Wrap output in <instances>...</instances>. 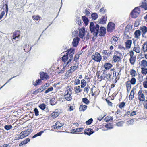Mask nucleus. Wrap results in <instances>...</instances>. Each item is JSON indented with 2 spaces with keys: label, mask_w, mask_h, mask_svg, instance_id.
Segmentation results:
<instances>
[{
  "label": "nucleus",
  "mask_w": 147,
  "mask_h": 147,
  "mask_svg": "<svg viewBox=\"0 0 147 147\" xmlns=\"http://www.w3.org/2000/svg\"><path fill=\"white\" fill-rule=\"evenodd\" d=\"M72 90L73 88L71 86H69L66 88L64 94V98L66 100L70 101L72 99Z\"/></svg>",
  "instance_id": "obj_1"
},
{
  "label": "nucleus",
  "mask_w": 147,
  "mask_h": 147,
  "mask_svg": "<svg viewBox=\"0 0 147 147\" xmlns=\"http://www.w3.org/2000/svg\"><path fill=\"white\" fill-rule=\"evenodd\" d=\"M99 25L98 24L96 25L95 26L94 23L92 22H91L90 23V31L95 36H96L99 33Z\"/></svg>",
  "instance_id": "obj_2"
},
{
  "label": "nucleus",
  "mask_w": 147,
  "mask_h": 147,
  "mask_svg": "<svg viewBox=\"0 0 147 147\" xmlns=\"http://www.w3.org/2000/svg\"><path fill=\"white\" fill-rule=\"evenodd\" d=\"M30 129H28L26 130L22 131L19 134V139H22L27 136L30 134Z\"/></svg>",
  "instance_id": "obj_3"
},
{
  "label": "nucleus",
  "mask_w": 147,
  "mask_h": 147,
  "mask_svg": "<svg viewBox=\"0 0 147 147\" xmlns=\"http://www.w3.org/2000/svg\"><path fill=\"white\" fill-rule=\"evenodd\" d=\"M92 60L97 62H100L102 59L100 55L98 52H96L91 56Z\"/></svg>",
  "instance_id": "obj_4"
},
{
  "label": "nucleus",
  "mask_w": 147,
  "mask_h": 147,
  "mask_svg": "<svg viewBox=\"0 0 147 147\" xmlns=\"http://www.w3.org/2000/svg\"><path fill=\"white\" fill-rule=\"evenodd\" d=\"M129 55L130 57L129 59L131 65H133L135 62L136 57L134 55V53L133 51H131L129 53Z\"/></svg>",
  "instance_id": "obj_5"
},
{
  "label": "nucleus",
  "mask_w": 147,
  "mask_h": 147,
  "mask_svg": "<svg viewBox=\"0 0 147 147\" xmlns=\"http://www.w3.org/2000/svg\"><path fill=\"white\" fill-rule=\"evenodd\" d=\"M115 25L112 22H110L109 23L107 27V31L109 32L113 31L115 29Z\"/></svg>",
  "instance_id": "obj_6"
},
{
  "label": "nucleus",
  "mask_w": 147,
  "mask_h": 147,
  "mask_svg": "<svg viewBox=\"0 0 147 147\" xmlns=\"http://www.w3.org/2000/svg\"><path fill=\"white\" fill-rule=\"evenodd\" d=\"M140 11L138 7L135 8L131 12V16L133 18H136L139 15Z\"/></svg>",
  "instance_id": "obj_7"
},
{
  "label": "nucleus",
  "mask_w": 147,
  "mask_h": 147,
  "mask_svg": "<svg viewBox=\"0 0 147 147\" xmlns=\"http://www.w3.org/2000/svg\"><path fill=\"white\" fill-rule=\"evenodd\" d=\"M138 98L140 101H144L145 100V96L144 94V92L140 90L138 92Z\"/></svg>",
  "instance_id": "obj_8"
},
{
  "label": "nucleus",
  "mask_w": 147,
  "mask_h": 147,
  "mask_svg": "<svg viewBox=\"0 0 147 147\" xmlns=\"http://www.w3.org/2000/svg\"><path fill=\"white\" fill-rule=\"evenodd\" d=\"M78 67V63H76L75 64L74 66L71 67V69L67 71V73L68 74L72 73Z\"/></svg>",
  "instance_id": "obj_9"
},
{
  "label": "nucleus",
  "mask_w": 147,
  "mask_h": 147,
  "mask_svg": "<svg viewBox=\"0 0 147 147\" xmlns=\"http://www.w3.org/2000/svg\"><path fill=\"white\" fill-rule=\"evenodd\" d=\"M40 78L42 80H46L49 79V76L46 73L44 72H40Z\"/></svg>",
  "instance_id": "obj_10"
},
{
  "label": "nucleus",
  "mask_w": 147,
  "mask_h": 147,
  "mask_svg": "<svg viewBox=\"0 0 147 147\" xmlns=\"http://www.w3.org/2000/svg\"><path fill=\"white\" fill-rule=\"evenodd\" d=\"M20 32L19 31H17L14 32L12 36V40L13 41V40L16 39V38H18L20 36Z\"/></svg>",
  "instance_id": "obj_11"
},
{
  "label": "nucleus",
  "mask_w": 147,
  "mask_h": 147,
  "mask_svg": "<svg viewBox=\"0 0 147 147\" xmlns=\"http://www.w3.org/2000/svg\"><path fill=\"white\" fill-rule=\"evenodd\" d=\"M60 110L59 109H57L51 114L52 117L53 118H55L59 115Z\"/></svg>",
  "instance_id": "obj_12"
},
{
  "label": "nucleus",
  "mask_w": 147,
  "mask_h": 147,
  "mask_svg": "<svg viewBox=\"0 0 147 147\" xmlns=\"http://www.w3.org/2000/svg\"><path fill=\"white\" fill-rule=\"evenodd\" d=\"M99 35L101 36H104L106 34V29L104 27H101L99 31Z\"/></svg>",
  "instance_id": "obj_13"
},
{
  "label": "nucleus",
  "mask_w": 147,
  "mask_h": 147,
  "mask_svg": "<svg viewBox=\"0 0 147 147\" xmlns=\"http://www.w3.org/2000/svg\"><path fill=\"white\" fill-rule=\"evenodd\" d=\"M85 33V29L84 28H81L79 29V36L81 38H83Z\"/></svg>",
  "instance_id": "obj_14"
},
{
  "label": "nucleus",
  "mask_w": 147,
  "mask_h": 147,
  "mask_svg": "<svg viewBox=\"0 0 147 147\" xmlns=\"http://www.w3.org/2000/svg\"><path fill=\"white\" fill-rule=\"evenodd\" d=\"M140 30L142 32V36L144 37L145 34L147 33V27L144 26H142L140 28Z\"/></svg>",
  "instance_id": "obj_15"
},
{
  "label": "nucleus",
  "mask_w": 147,
  "mask_h": 147,
  "mask_svg": "<svg viewBox=\"0 0 147 147\" xmlns=\"http://www.w3.org/2000/svg\"><path fill=\"white\" fill-rule=\"evenodd\" d=\"M63 125V123H61L57 121L55 124L53 126V127L54 129H59Z\"/></svg>",
  "instance_id": "obj_16"
},
{
  "label": "nucleus",
  "mask_w": 147,
  "mask_h": 147,
  "mask_svg": "<svg viewBox=\"0 0 147 147\" xmlns=\"http://www.w3.org/2000/svg\"><path fill=\"white\" fill-rule=\"evenodd\" d=\"M107 17L106 15L102 17L100 19L99 22L100 24H105L106 23Z\"/></svg>",
  "instance_id": "obj_17"
},
{
  "label": "nucleus",
  "mask_w": 147,
  "mask_h": 147,
  "mask_svg": "<svg viewBox=\"0 0 147 147\" xmlns=\"http://www.w3.org/2000/svg\"><path fill=\"white\" fill-rule=\"evenodd\" d=\"M79 41L80 38H79L77 37L74 38L72 42L73 46L76 47L78 45Z\"/></svg>",
  "instance_id": "obj_18"
},
{
  "label": "nucleus",
  "mask_w": 147,
  "mask_h": 147,
  "mask_svg": "<svg viewBox=\"0 0 147 147\" xmlns=\"http://www.w3.org/2000/svg\"><path fill=\"white\" fill-rule=\"evenodd\" d=\"M103 76L104 78H106L107 80H110L112 78V75L110 74H105L104 73L102 75V77Z\"/></svg>",
  "instance_id": "obj_19"
},
{
  "label": "nucleus",
  "mask_w": 147,
  "mask_h": 147,
  "mask_svg": "<svg viewBox=\"0 0 147 147\" xmlns=\"http://www.w3.org/2000/svg\"><path fill=\"white\" fill-rule=\"evenodd\" d=\"M140 6L145 10H147V0H144L140 3Z\"/></svg>",
  "instance_id": "obj_20"
},
{
  "label": "nucleus",
  "mask_w": 147,
  "mask_h": 147,
  "mask_svg": "<svg viewBox=\"0 0 147 147\" xmlns=\"http://www.w3.org/2000/svg\"><path fill=\"white\" fill-rule=\"evenodd\" d=\"M141 51L142 53L147 52V42H145L142 45Z\"/></svg>",
  "instance_id": "obj_21"
},
{
  "label": "nucleus",
  "mask_w": 147,
  "mask_h": 147,
  "mask_svg": "<svg viewBox=\"0 0 147 147\" xmlns=\"http://www.w3.org/2000/svg\"><path fill=\"white\" fill-rule=\"evenodd\" d=\"M112 65L109 63H106L104 64V67L106 70H109L112 67Z\"/></svg>",
  "instance_id": "obj_22"
},
{
  "label": "nucleus",
  "mask_w": 147,
  "mask_h": 147,
  "mask_svg": "<svg viewBox=\"0 0 147 147\" xmlns=\"http://www.w3.org/2000/svg\"><path fill=\"white\" fill-rule=\"evenodd\" d=\"M136 90V89L135 88H133L131 90L130 95L129 96V99L131 100L134 98V92Z\"/></svg>",
  "instance_id": "obj_23"
},
{
  "label": "nucleus",
  "mask_w": 147,
  "mask_h": 147,
  "mask_svg": "<svg viewBox=\"0 0 147 147\" xmlns=\"http://www.w3.org/2000/svg\"><path fill=\"white\" fill-rule=\"evenodd\" d=\"M92 130L90 128H88L86 129L84 131V134L88 135H90L93 133Z\"/></svg>",
  "instance_id": "obj_24"
},
{
  "label": "nucleus",
  "mask_w": 147,
  "mask_h": 147,
  "mask_svg": "<svg viewBox=\"0 0 147 147\" xmlns=\"http://www.w3.org/2000/svg\"><path fill=\"white\" fill-rule=\"evenodd\" d=\"M112 39L113 40V41H112V43H113V45L114 46H116L117 45V41L118 40V37L113 36L112 37Z\"/></svg>",
  "instance_id": "obj_25"
},
{
  "label": "nucleus",
  "mask_w": 147,
  "mask_h": 147,
  "mask_svg": "<svg viewBox=\"0 0 147 147\" xmlns=\"http://www.w3.org/2000/svg\"><path fill=\"white\" fill-rule=\"evenodd\" d=\"M87 106L83 105H81L79 107V110L80 111H84L87 108Z\"/></svg>",
  "instance_id": "obj_26"
},
{
  "label": "nucleus",
  "mask_w": 147,
  "mask_h": 147,
  "mask_svg": "<svg viewBox=\"0 0 147 147\" xmlns=\"http://www.w3.org/2000/svg\"><path fill=\"white\" fill-rule=\"evenodd\" d=\"M121 59V57L117 55H114L113 57V60L114 62L119 61Z\"/></svg>",
  "instance_id": "obj_27"
},
{
  "label": "nucleus",
  "mask_w": 147,
  "mask_h": 147,
  "mask_svg": "<svg viewBox=\"0 0 147 147\" xmlns=\"http://www.w3.org/2000/svg\"><path fill=\"white\" fill-rule=\"evenodd\" d=\"M132 41L131 40H128L125 42L126 47L127 48H130L132 44Z\"/></svg>",
  "instance_id": "obj_28"
},
{
  "label": "nucleus",
  "mask_w": 147,
  "mask_h": 147,
  "mask_svg": "<svg viewBox=\"0 0 147 147\" xmlns=\"http://www.w3.org/2000/svg\"><path fill=\"white\" fill-rule=\"evenodd\" d=\"M141 34V32L140 30H136L134 33V35H135V37L136 38H139V37L140 36Z\"/></svg>",
  "instance_id": "obj_29"
},
{
  "label": "nucleus",
  "mask_w": 147,
  "mask_h": 147,
  "mask_svg": "<svg viewBox=\"0 0 147 147\" xmlns=\"http://www.w3.org/2000/svg\"><path fill=\"white\" fill-rule=\"evenodd\" d=\"M69 60L66 62V65H68L69 64V62L73 58V54L68 53Z\"/></svg>",
  "instance_id": "obj_30"
},
{
  "label": "nucleus",
  "mask_w": 147,
  "mask_h": 147,
  "mask_svg": "<svg viewBox=\"0 0 147 147\" xmlns=\"http://www.w3.org/2000/svg\"><path fill=\"white\" fill-rule=\"evenodd\" d=\"M74 90L75 92L76 93H80L82 91V89L80 88V86H77L75 87L74 88Z\"/></svg>",
  "instance_id": "obj_31"
},
{
  "label": "nucleus",
  "mask_w": 147,
  "mask_h": 147,
  "mask_svg": "<svg viewBox=\"0 0 147 147\" xmlns=\"http://www.w3.org/2000/svg\"><path fill=\"white\" fill-rule=\"evenodd\" d=\"M82 129L83 128H79L75 129L73 130V131L72 133H73L77 134V132H81L82 130Z\"/></svg>",
  "instance_id": "obj_32"
},
{
  "label": "nucleus",
  "mask_w": 147,
  "mask_h": 147,
  "mask_svg": "<svg viewBox=\"0 0 147 147\" xmlns=\"http://www.w3.org/2000/svg\"><path fill=\"white\" fill-rule=\"evenodd\" d=\"M68 55L67 53V55H64L62 57V60L65 63H66V62L68 59Z\"/></svg>",
  "instance_id": "obj_33"
},
{
  "label": "nucleus",
  "mask_w": 147,
  "mask_h": 147,
  "mask_svg": "<svg viewBox=\"0 0 147 147\" xmlns=\"http://www.w3.org/2000/svg\"><path fill=\"white\" fill-rule=\"evenodd\" d=\"M57 100L54 98H51L50 100V103L51 105H53L56 103Z\"/></svg>",
  "instance_id": "obj_34"
},
{
  "label": "nucleus",
  "mask_w": 147,
  "mask_h": 147,
  "mask_svg": "<svg viewBox=\"0 0 147 147\" xmlns=\"http://www.w3.org/2000/svg\"><path fill=\"white\" fill-rule=\"evenodd\" d=\"M82 19L83 21L85 24L86 25H87L88 23V18L85 16H83L82 17Z\"/></svg>",
  "instance_id": "obj_35"
},
{
  "label": "nucleus",
  "mask_w": 147,
  "mask_h": 147,
  "mask_svg": "<svg viewBox=\"0 0 147 147\" xmlns=\"http://www.w3.org/2000/svg\"><path fill=\"white\" fill-rule=\"evenodd\" d=\"M44 133V131H42L39 132V133H37L35 134L32 137V138H34L38 136H40L42 134Z\"/></svg>",
  "instance_id": "obj_36"
},
{
  "label": "nucleus",
  "mask_w": 147,
  "mask_h": 147,
  "mask_svg": "<svg viewBox=\"0 0 147 147\" xmlns=\"http://www.w3.org/2000/svg\"><path fill=\"white\" fill-rule=\"evenodd\" d=\"M133 50L137 53H139L140 51V48L139 46H138L134 47Z\"/></svg>",
  "instance_id": "obj_37"
},
{
  "label": "nucleus",
  "mask_w": 147,
  "mask_h": 147,
  "mask_svg": "<svg viewBox=\"0 0 147 147\" xmlns=\"http://www.w3.org/2000/svg\"><path fill=\"white\" fill-rule=\"evenodd\" d=\"M98 17V15L96 13H94L92 14L91 18L92 19L95 20Z\"/></svg>",
  "instance_id": "obj_38"
},
{
  "label": "nucleus",
  "mask_w": 147,
  "mask_h": 147,
  "mask_svg": "<svg viewBox=\"0 0 147 147\" xmlns=\"http://www.w3.org/2000/svg\"><path fill=\"white\" fill-rule=\"evenodd\" d=\"M81 87L82 88H83L86 85V82L83 79L81 81Z\"/></svg>",
  "instance_id": "obj_39"
},
{
  "label": "nucleus",
  "mask_w": 147,
  "mask_h": 147,
  "mask_svg": "<svg viewBox=\"0 0 147 147\" xmlns=\"http://www.w3.org/2000/svg\"><path fill=\"white\" fill-rule=\"evenodd\" d=\"M141 65L142 66L144 67L147 66V62L146 60H143L141 62Z\"/></svg>",
  "instance_id": "obj_40"
},
{
  "label": "nucleus",
  "mask_w": 147,
  "mask_h": 147,
  "mask_svg": "<svg viewBox=\"0 0 147 147\" xmlns=\"http://www.w3.org/2000/svg\"><path fill=\"white\" fill-rule=\"evenodd\" d=\"M142 73L143 74L146 75L147 74V69L145 67L142 68Z\"/></svg>",
  "instance_id": "obj_41"
},
{
  "label": "nucleus",
  "mask_w": 147,
  "mask_h": 147,
  "mask_svg": "<svg viewBox=\"0 0 147 147\" xmlns=\"http://www.w3.org/2000/svg\"><path fill=\"white\" fill-rule=\"evenodd\" d=\"M13 127L12 125H6L4 127V128L7 130H9L11 129Z\"/></svg>",
  "instance_id": "obj_42"
},
{
  "label": "nucleus",
  "mask_w": 147,
  "mask_h": 147,
  "mask_svg": "<svg viewBox=\"0 0 147 147\" xmlns=\"http://www.w3.org/2000/svg\"><path fill=\"white\" fill-rule=\"evenodd\" d=\"M127 90V92H129L131 88V85L130 84L127 83L126 85Z\"/></svg>",
  "instance_id": "obj_43"
},
{
  "label": "nucleus",
  "mask_w": 147,
  "mask_h": 147,
  "mask_svg": "<svg viewBox=\"0 0 147 147\" xmlns=\"http://www.w3.org/2000/svg\"><path fill=\"white\" fill-rule=\"evenodd\" d=\"M41 80L40 79L37 80L34 82H33V84L36 86L39 85L41 83Z\"/></svg>",
  "instance_id": "obj_44"
},
{
  "label": "nucleus",
  "mask_w": 147,
  "mask_h": 147,
  "mask_svg": "<svg viewBox=\"0 0 147 147\" xmlns=\"http://www.w3.org/2000/svg\"><path fill=\"white\" fill-rule=\"evenodd\" d=\"M82 102L86 104H88L89 103V101L86 98H83L82 99Z\"/></svg>",
  "instance_id": "obj_45"
},
{
  "label": "nucleus",
  "mask_w": 147,
  "mask_h": 147,
  "mask_svg": "<svg viewBox=\"0 0 147 147\" xmlns=\"http://www.w3.org/2000/svg\"><path fill=\"white\" fill-rule=\"evenodd\" d=\"M49 86V84L48 83H46L44 85H42L41 87L43 90H44L47 88Z\"/></svg>",
  "instance_id": "obj_46"
},
{
  "label": "nucleus",
  "mask_w": 147,
  "mask_h": 147,
  "mask_svg": "<svg viewBox=\"0 0 147 147\" xmlns=\"http://www.w3.org/2000/svg\"><path fill=\"white\" fill-rule=\"evenodd\" d=\"M46 105L44 104H42L40 105L39 107L42 110H44L46 108Z\"/></svg>",
  "instance_id": "obj_47"
},
{
  "label": "nucleus",
  "mask_w": 147,
  "mask_h": 147,
  "mask_svg": "<svg viewBox=\"0 0 147 147\" xmlns=\"http://www.w3.org/2000/svg\"><path fill=\"white\" fill-rule=\"evenodd\" d=\"M105 127L109 129H111L113 128V125L110 123H109L106 125Z\"/></svg>",
  "instance_id": "obj_48"
},
{
  "label": "nucleus",
  "mask_w": 147,
  "mask_h": 147,
  "mask_svg": "<svg viewBox=\"0 0 147 147\" xmlns=\"http://www.w3.org/2000/svg\"><path fill=\"white\" fill-rule=\"evenodd\" d=\"M134 120L133 119H131L127 121V124L128 125H131L134 123Z\"/></svg>",
  "instance_id": "obj_49"
},
{
  "label": "nucleus",
  "mask_w": 147,
  "mask_h": 147,
  "mask_svg": "<svg viewBox=\"0 0 147 147\" xmlns=\"http://www.w3.org/2000/svg\"><path fill=\"white\" fill-rule=\"evenodd\" d=\"M53 87H50V88H49L48 89H47V90H46L45 91V94L51 91H53Z\"/></svg>",
  "instance_id": "obj_50"
},
{
  "label": "nucleus",
  "mask_w": 147,
  "mask_h": 147,
  "mask_svg": "<svg viewBox=\"0 0 147 147\" xmlns=\"http://www.w3.org/2000/svg\"><path fill=\"white\" fill-rule=\"evenodd\" d=\"M93 121V119L91 118L89 120L86 121V124L88 125L90 124Z\"/></svg>",
  "instance_id": "obj_51"
},
{
  "label": "nucleus",
  "mask_w": 147,
  "mask_h": 147,
  "mask_svg": "<svg viewBox=\"0 0 147 147\" xmlns=\"http://www.w3.org/2000/svg\"><path fill=\"white\" fill-rule=\"evenodd\" d=\"M74 82V84L75 85H78L80 83V80L78 79H76Z\"/></svg>",
  "instance_id": "obj_52"
},
{
  "label": "nucleus",
  "mask_w": 147,
  "mask_h": 147,
  "mask_svg": "<svg viewBox=\"0 0 147 147\" xmlns=\"http://www.w3.org/2000/svg\"><path fill=\"white\" fill-rule=\"evenodd\" d=\"M136 80L135 78H133L131 79L130 82L132 84H134L136 83Z\"/></svg>",
  "instance_id": "obj_53"
},
{
  "label": "nucleus",
  "mask_w": 147,
  "mask_h": 147,
  "mask_svg": "<svg viewBox=\"0 0 147 147\" xmlns=\"http://www.w3.org/2000/svg\"><path fill=\"white\" fill-rule=\"evenodd\" d=\"M143 105L144 108L147 109V100L144 101Z\"/></svg>",
  "instance_id": "obj_54"
},
{
  "label": "nucleus",
  "mask_w": 147,
  "mask_h": 147,
  "mask_svg": "<svg viewBox=\"0 0 147 147\" xmlns=\"http://www.w3.org/2000/svg\"><path fill=\"white\" fill-rule=\"evenodd\" d=\"M34 111L36 116H37L39 115V111L36 108H35L34 109Z\"/></svg>",
  "instance_id": "obj_55"
},
{
  "label": "nucleus",
  "mask_w": 147,
  "mask_h": 147,
  "mask_svg": "<svg viewBox=\"0 0 147 147\" xmlns=\"http://www.w3.org/2000/svg\"><path fill=\"white\" fill-rule=\"evenodd\" d=\"M123 122L122 121L118 122L116 124V125L118 126H121L123 125Z\"/></svg>",
  "instance_id": "obj_56"
},
{
  "label": "nucleus",
  "mask_w": 147,
  "mask_h": 147,
  "mask_svg": "<svg viewBox=\"0 0 147 147\" xmlns=\"http://www.w3.org/2000/svg\"><path fill=\"white\" fill-rule=\"evenodd\" d=\"M32 18L33 19L38 20L39 19L40 17L39 16H33Z\"/></svg>",
  "instance_id": "obj_57"
},
{
  "label": "nucleus",
  "mask_w": 147,
  "mask_h": 147,
  "mask_svg": "<svg viewBox=\"0 0 147 147\" xmlns=\"http://www.w3.org/2000/svg\"><path fill=\"white\" fill-rule=\"evenodd\" d=\"M67 53L73 54L74 53V49H70L69 51H68Z\"/></svg>",
  "instance_id": "obj_58"
},
{
  "label": "nucleus",
  "mask_w": 147,
  "mask_h": 147,
  "mask_svg": "<svg viewBox=\"0 0 147 147\" xmlns=\"http://www.w3.org/2000/svg\"><path fill=\"white\" fill-rule=\"evenodd\" d=\"M125 104L124 102H122L119 105V107L122 109V108H123L124 106H125Z\"/></svg>",
  "instance_id": "obj_59"
},
{
  "label": "nucleus",
  "mask_w": 147,
  "mask_h": 147,
  "mask_svg": "<svg viewBox=\"0 0 147 147\" xmlns=\"http://www.w3.org/2000/svg\"><path fill=\"white\" fill-rule=\"evenodd\" d=\"M79 55H76L74 57V61L77 62L79 58Z\"/></svg>",
  "instance_id": "obj_60"
},
{
  "label": "nucleus",
  "mask_w": 147,
  "mask_h": 147,
  "mask_svg": "<svg viewBox=\"0 0 147 147\" xmlns=\"http://www.w3.org/2000/svg\"><path fill=\"white\" fill-rule=\"evenodd\" d=\"M76 21H78L77 22H76L79 25H80L81 24V20L79 18H77Z\"/></svg>",
  "instance_id": "obj_61"
},
{
  "label": "nucleus",
  "mask_w": 147,
  "mask_h": 147,
  "mask_svg": "<svg viewBox=\"0 0 147 147\" xmlns=\"http://www.w3.org/2000/svg\"><path fill=\"white\" fill-rule=\"evenodd\" d=\"M26 141H25V140H24L21 143H20L19 145L20 146H21L23 145L26 144Z\"/></svg>",
  "instance_id": "obj_62"
},
{
  "label": "nucleus",
  "mask_w": 147,
  "mask_h": 147,
  "mask_svg": "<svg viewBox=\"0 0 147 147\" xmlns=\"http://www.w3.org/2000/svg\"><path fill=\"white\" fill-rule=\"evenodd\" d=\"M89 87H85L84 89V91L86 93H87L89 90Z\"/></svg>",
  "instance_id": "obj_63"
},
{
  "label": "nucleus",
  "mask_w": 147,
  "mask_h": 147,
  "mask_svg": "<svg viewBox=\"0 0 147 147\" xmlns=\"http://www.w3.org/2000/svg\"><path fill=\"white\" fill-rule=\"evenodd\" d=\"M143 85L144 88H147V81H145L143 82Z\"/></svg>",
  "instance_id": "obj_64"
}]
</instances>
